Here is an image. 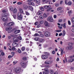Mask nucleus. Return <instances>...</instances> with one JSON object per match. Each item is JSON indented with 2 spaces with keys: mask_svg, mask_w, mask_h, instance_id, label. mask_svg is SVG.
Instances as JSON below:
<instances>
[{
  "mask_svg": "<svg viewBox=\"0 0 74 74\" xmlns=\"http://www.w3.org/2000/svg\"><path fill=\"white\" fill-rule=\"evenodd\" d=\"M17 62H17V61H14L13 62L14 64H16V63H17Z\"/></svg>",
  "mask_w": 74,
  "mask_h": 74,
  "instance_id": "obj_58",
  "label": "nucleus"
},
{
  "mask_svg": "<svg viewBox=\"0 0 74 74\" xmlns=\"http://www.w3.org/2000/svg\"><path fill=\"white\" fill-rule=\"evenodd\" d=\"M13 56L14 55H13V56L9 55L8 56V58H12L13 57Z\"/></svg>",
  "mask_w": 74,
  "mask_h": 74,
  "instance_id": "obj_43",
  "label": "nucleus"
},
{
  "mask_svg": "<svg viewBox=\"0 0 74 74\" xmlns=\"http://www.w3.org/2000/svg\"><path fill=\"white\" fill-rule=\"evenodd\" d=\"M13 17L14 19H15L16 18V15H14L13 16Z\"/></svg>",
  "mask_w": 74,
  "mask_h": 74,
  "instance_id": "obj_54",
  "label": "nucleus"
},
{
  "mask_svg": "<svg viewBox=\"0 0 74 74\" xmlns=\"http://www.w3.org/2000/svg\"><path fill=\"white\" fill-rule=\"evenodd\" d=\"M66 49H68V50H70V49H73V47L71 46H68L67 47Z\"/></svg>",
  "mask_w": 74,
  "mask_h": 74,
  "instance_id": "obj_13",
  "label": "nucleus"
},
{
  "mask_svg": "<svg viewBox=\"0 0 74 74\" xmlns=\"http://www.w3.org/2000/svg\"><path fill=\"white\" fill-rule=\"evenodd\" d=\"M52 54L54 55L55 53V51H53L52 52Z\"/></svg>",
  "mask_w": 74,
  "mask_h": 74,
  "instance_id": "obj_50",
  "label": "nucleus"
},
{
  "mask_svg": "<svg viewBox=\"0 0 74 74\" xmlns=\"http://www.w3.org/2000/svg\"><path fill=\"white\" fill-rule=\"evenodd\" d=\"M17 4L18 5H20L21 4H22V2H18V3H17Z\"/></svg>",
  "mask_w": 74,
  "mask_h": 74,
  "instance_id": "obj_53",
  "label": "nucleus"
},
{
  "mask_svg": "<svg viewBox=\"0 0 74 74\" xmlns=\"http://www.w3.org/2000/svg\"><path fill=\"white\" fill-rule=\"evenodd\" d=\"M52 8H49V9L47 10H46L47 12H49V11H50V10H52Z\"/></svg>",
  "mask_w": 74,
  "mask_h": 74,
  "instance_id": "obj_32",
  "label": "nucleus"
},
{
  "mask_svg": "<svg viewBox=\"0 0 74 74\" xmlns=\"http://www.w3.org/2000/svg\"><path fill=\"white\" fill-rule=\"evenodd\" d=\"M65 3L66 5H67L68 3H67V0H65Z\"/></svg>",
  "mask_w": 74,
  "mask_h": 74,
  "instance_id": "obj_47",
  "label": "nucleus"
},
{
  "mask_svg": "<svg viewBox=\"0 0 74 74\" xmlns=\"http://www.w3.org/2000/svg\"><path fill=\"white\" fill-rule=\"evenodd\" d=\"M20 64L21 65V66H22L24 68V67H26V64L25 62H22L20 63Z\"/></svg>",
  "mask_w": 74,
  "mask_h": 74,
  "instance_id": "obj_8",
  "label": "nucleus"
},
{
  "mask_svg": "<svg viewBox=\"0 0 74 74\" xmlns=\"http://www.w3.org/2000/svg\"><path fill=\"white\" fill-rule=\"evenodd\" d=\"M29 8L31 10V11H33V8L31 6H29Z\"/></svg>",
  "mask_w": 74,
  "mask_h": 74,
  "instance_id": "obj_27",
  "label": "nucleus"
},
{
  "mask_svg": "<svg viewBox=\"0 0 74 74\" xmlns=\"http://www.w3.org/2000/svg\"><path fill=\"white\" fill-rule=\"evenodd\" d=\"M44 34L45 36H46V37H49L50 36V33L49 32H46L44 33Z\"/></svg>",
  "mask_w": 74,
  "mask_h": 74,
  "instance_id": "obj_6",
  "label": "nucleus"
},
{
  "mask_svg": "<svg viewBox=\"0 0 74 74\" xmlns=\"http://www.w3.org/2000/svg\"><path fill=\"white\" fill-rule=\"evenodd\" d=\"M1 55H2V56H4V55L5 54L4 53V52H1Z\"/></svg>",
  "mask_w": 74,
  "mask_h": 74,
  "instance_id": "obj_64",
  "label": "nucleus"
},
{
  "mask_svg": "<svg viewBox=\"0 0 74 74\" xmlns=\"http://www.w3.org/2000/svg\"><path fill=\"white\" fill-rule=\"evenodd\" d=\"M58 27L60 30L62 29V27L61 26H58Z\"/></svg>",
  "mask_w": 74,
  "mask_h": 74,
  "instance_id": "obj_62",
  "label": "nucleus"
},
{
  "mask_svg": "<svg viewBox=\"0 0 74 74\" xmlns=\"http://www.w3.org/2000/svg\"><path fill=\"white\" fill-rule=\"evenodd\" d=\"M71 13H72V12H71V11H69L68 12V13L69 14H71Z\"/></svg>",
  "mask_w": 74,
  "mask_h": 74,
  "instance_id": "obj_63",
  "label": "nucleus"
},
{
  "mask_svg": "<svg viewBox=\"0 0 74 74\" xmlns=\"http://www.w3.org/2000/svg\"><path fill=\"white\" fill-rule=\"evenodd\" d=\"M59 22H63V20L62 19H60L58 20Z\"/></svg>",
  "mask_w": 74,
  "mask_h": 74,
  "instance_id": "obj_46",
  "label": "nucleus"
},
{
  "mask_svg": "<svg viewBox=\"0 0 74 74\" xmlns=\"http://www.w3.org/2000/svg\"><path fill=\"white\" fill-rule=\"evenodd\" d=\"M26 59H27V58L26 57H24L23 58V60H26Z\"/></svg>",
  "mask_w": 74,
  "mask_h": 74,
  "instance_id": "obj_57",
  "label": "nucleus"
},
{
  "mask_svg": "<svg viewBox=\"0 0 74 74\" xmlns=\"http://www.w3.org/2000/svg\"><path fill=\"white\" fill-rule=\"evenodd\" d=\"M44 54H45L46 55H47V56H48L50 55L49 53L47 52H44Z\"/></svg>",
  "mask_w": 74,
  "mask_h": 74,
  "instance_id": "obj_20",
  "label": "nucleus"
},
{
  "mask_svg": "<svg viewBox=\"0 0 74 74\" xmlns=\"http://www.w3.org/2000/svg\"><path fill=\"white\" fill-rule=\"evenodd\" d=\"M42 14V12L41 11H38V14L39 15H41Z\"/></svg>",
  "mask_w": 74,
  "mask_h": 74,
  "instance_id": "obj_22",
  "label": "nucleus"
},
{
  "mask_svg": "<svg viewBox=\"0 0 74 74\" xmlns=\"http://www.w3.org/2000/svg\"><path fill=\"white\" fill-rule=\"evenodd\" d=\"M12 27H7L6 28V31H8V30H11V29H12Z\"/></svg>",
  "mask_w": 74,
  "mask_h": 74,
  "instance_id": "obj_16",
  "label": "nucleus"
},
{
  "mask_svg": "<svg viewBox=\"0 0 74 74\" xmlns=\"http://www.w3.org/2000/svg\"><path fill=\"white\" fill-rule=\"evenodd\" d=\"M42 1L43 3H44V2H47V0H42Z\"/></svg>",
  "mask_w": 74,
  "mask_h": 74,
  "instance_id": "obj_61",
  "label": "nucleus"
},
{
  "mask_svg": "<svg viewBox=\"0 0 74 74\" xmlns=\"http://www.w3.org/2000/svg\"><path fill=\"white\" fill-rule=\"evenodd\" d=\"M39 18L41 19H42L44 18V17L42 16H39Z\"/></svg>",
  "mask_w": 74,
  "mask_h": 74,
  "instance_id": "obj_44",
  "label": "nucleus"
},
{
  "mask_svg": "<svg viewBox=\"0 0 74 74\" xmlns=\"http://www.w3.org/2000/svg\"><path fill=\"white\" fill-rule=\"evenodd\" d=\"M14 25V23L12 22H10L8 24V26H12Z\"/></svg>",
  "mask_w": 74,
  "mask_h": 74,
  "instance_id": "obj_11",
  "label": "nucleus"
},
{
  "mask_svg": "<svg viewBox=\"0 0 74 74\" xmlns=\"http://www.w3.org/2000/svg\"><path fill=\"white\" fill-rule=\"evenodd\" d=\"M34 40L36 41H38V40H40V38H39L36 37L34 38Z\"/></svg>",
  "mask_w": 74,
  "mask_h": 74,
  "instance_id": "obj_28",
  "label": "nucleus"
},
{
  "mask_svg": "<svg viewBox=\"0 0 74 74\" xmlns=\"http://www.w3.org/2000/svg\"><path fill=\"white\" fill-rule=\"evenodd\" d=\"M62 9V7H59L57 9V11H60V10H61Z\"/></svg>",
  "mask_w": 74,
  "mask_h": 74,
  "instance_id": "obj_25",
  "label": "nucleus"
},
{
  "mask_svg": "<svg viewBox=\"0 0 74 74\" xmlns=\"http://www.w3.org/2000/svg\"><path fill=\"white\" fill-rule=\"evenodd\" d=\"M12 51H15V48L14 47H12Z\"/></svg>",
  "mask_w": 74,
  "mask_h": 74,
  "instance_id": "obj_52",
  "label": "nucleus"
},
{
  "mask_svg": "<svg viewBox=\"0 0 74 74\" xmlns=\"http://www.w3.org/2000/svg\"><path fill=\"white\" fill-rule=\"evenodd\" d=\"M23 8L25 9H27V8H28V7L27 6V5H23Z\"/></svg>",
  "mask_w": 74,
  "mask_h": 74,
  "instance_id": "obj_21",
  "label": "nucleus"
},
{
  "mask_svg": "<svg viewBox=\"0 0 74 74\" xmlns=\"http://www.w3.org/2000/svg\"><path fill=\"white\" fill-rule=\"evenodd\" d=\"M36 2L38 4H39L40 3V0H36Z\"/></svg>",
  "mask_w": 74,
  "mask_h": 74,
  "instance_id": "obj_36",
  "label": "nucleus"
},
{
  "mask_svg": "<svg viewBox=\"0 0 74 74\" xmlns=\"http://www.w3.org/2000/svg\"><path fill=\"white\" fill-rule=\"evenodd\" d=\"M39 42H44V39H39Z\"/></svg>",
  "mask_w": 74,
  "mask_h": 74,
  "instance_id": "obj_26",
  "label": "nucleus"
},
{
  "mask_svg": "<svg viewBox=\"0 0 74 74\" xmlns=\"http://www.w3.org/2000/svg\"><path fill=\"white\" fill-rule=\"evenodd\" d=\"M10 10H11V11H13V10H14L13 7H12V6H10Z\"/></svg>",
  "mask_w": 74,
  "mask_h": 74,
  "instance_id": "obj_30",
  "label": "nucleus"
},
{
  "mask_svg": "<svg viewBox=\"0 0 74 74\" xmlns=\"http://www.w3.org/2000/svg\"><path fill=\"white\" fill-rule=\"evenodd\" d=\"M12 45L13 47H16L18 45V44H17L16 43H13Z\"/></svg>",
  "mask_w": 74,
  "mask_h": 74,
  "instance_id": "obj_18",
  "label": "nucleus"
},
{
  "mask_svg": "<svg viewBox=\"0 0 74 74\" xmlns=\"http://www.w3.org/2000/svg\"><path fill=\"white\" fill-rule=\"evenodd\" d=\"M14 70L16 73H19L21 71V68L20 67H17L16 68H14Z\"/></svg>",
  "mask_w": 74,
  "mask_h": 74,
  "instance_id": "obj_4",
  "label": "nucleus"
},
{
  "mask_svg": "<svg viewBox=\"0 0 74 74\" xmlns=\"http://www.w3.org/2000/svg\"><path fill=\"white\" fill-rule=\"evenodd\" d=\"M65 53V51H64L63 52V49H61V53L60 54V55L61 56H62L63 55V53Z\"/></svg>",
  "mask_w": 74,
  "mask_h": 74,
  "instance_id": "obj_15",
  "label": "nucleus"
},
{
  "mask_svg": "<svg viewBox=\"0 0 74 74\" xmlns=\"http://www.w3.org/2000/svg\"><path fill=\"white\" fill-rule=\"evenodd\" d=\"M68 4L69 5H71L72 4V2L71 1H69L68 2Z\"/></svg>",
  "mask_w": 74,
  "mask_h": 74,
  "instance_id": "obj_19",
  "label": "nucleus"
},
{
  "mask_svg": "<svg viewBox=\"0 0 74 74\" xmlns=\"http://www.w3.org/2000/svg\"><path fill=\"white\" fill-rule=\"evenodd\" d=\"M40 10L41 11H43L44 10V8L42 7L41 8H40Z\"/></svg>",
  "mask_w": 74,
  "mask_h": 74,
  "instance_id": "obj_51",
  "label": "nucleus"
},
{
  "mask_svg": "<svg viewBox=\"0 0 74 74\" xmlns=\"http://www.w3.org/2000/svg\"><path fill=\"white\" fill-rule=\"evenodd\" d=\"M18 17L17 18L19 20H22L23 19V18L22 17V16L21 15V14L20 12H18L17 14Z\"/></svg>",
  "mask_w": 74,
  "mask_h": 74,
  "instance_id": "obj_2",
  "label": "nucleus"
},
{
  "mask_svg": "<svg viewBox=\"0 0 74 74\" xmlns=\"http://www.w3.org/2000/svg\"><path fill=\"white\" fill-rule=\"evenodd\" d=\"M73 45V43L71 42H70L69 43V46H72Z\"/></svg>",
  "mask_w": 74,
  "mask_h": 74,
  "instance_id": "obj_23",
  "label": "nucleus"
},
{
  "mask_svg": "<svg viewBox=\"0 0 74 74\" xmlns=\"http://www.w3.org/2000/svg\"><path fill=\"white\" fill-rule=\"evenodd\" d=\"M38 23V22H36L35 23L34 25H37Z\"/></svg>",
  "mask_w": 74,
  "mask_h": 74,
  "instance_id": "obj_59",
  "label": "nucleus"
},
{
  "mask_svg": "<svg viewBox=\"0 0 74 74\" xmlns=\"http://www.w3.org/2000/svg\"><path fill=\"white\" fill-rule=\"evenodd\" d=\"M20 32V30H16L14 32V33L15 34H17L19 33Z\"/></svg>",
  "mask_w": 74,
  "mask_h": 74,
  "instance_id": "obj_17",
  "label": "nucleus"
},
{
  "mask_svg": "<svg viewBox=\"0 0 74 74\" xmlns=\"http://www.w3.org/2000/svg\"><path fill=\"white\" fill-rule=\"evenodd\" d=\"M2 11H3V12H4V13H5V12H7V11L5 10H3Z\"/></svg>",
  "mask_w": 74,
  "mask_h": 74,
  "instance_id": "obj_60",
  "label": "nucleus"
},
{
  "mask_svg": "<svg viewBox=\"0 0 74 74\" xmlns=\"http://www.w3.org/2000/svg\"><path fill=\"white\" fill-rule=\"evenodd\" d=\"M31 5H35V3L33 2H31Z\"/></svg>",
  "mask_w": 74,
  "mask_h": 74,
  "instance_id": "obj_56",
  "label": "nucleus"
},
{
  "mask_svg": "<svg viewBox=\"0 0 74 74\" xmlns=\"http://www.w3.org/2000/svg\"><path fill=\"white\" fill-rule=\"evenodd\" d=\"M19 10L21 14H23V9H22V8H21L19 9Z\"/></svg>",
  "mask_w": 74,
  "mask_h": 74,
  "instance_id": "obj_34",
  "label": "nucleus"
},
{
  "mask_svg": "<svg viewBox=\"0 0 74 74\" xmlns=\"http://www.w3.org/2000/svg\"><path fill=\"white\" fill-rule=\"evenodd\" d=\"M44 23V21H40V24H42V23Z\"/></svg>",
  "mask_w": 74,
  "mask_h": 74,
  "instance_id": "obj_48",
  "label": "nucleus"
},
{
  "mask_svg": "<svg viewBox=\"0 0 74 74\" xmlns=\"http://www.w3.org/2000/svg\"><path fill=\"white\" fill-rule=\"evenodd\" d=\"M25 47H23L21 49V50L22 51H25Z\"/></svg>",
  "mask_w": 74,
  "mask_h": 74,
  "instance_id": "obj_29",
  "label": "nucleus"
},
{
  "mask_svg": "<svg viewBox=\"0 0 74 74\" xmlns=\"http://www.w3.org/2000/svg\"><path fill=\"white\" fill-rule=\"evenodd\" d=\"M63 26L64 28H66V23H64Z\"/></svg>",
  "mask_w": 74,
  "mask_h": 74,
  "instance_id": "obj_49",
  "label": "nucleus"
},
{
  "mask_svg": "<svg viewBox=\"0 0 74 74\" xmlns=\"http://www.w3.org/2000/svg\"><path fill=\"white\" fill-rule=\"evenodd\" d=\"M17 52L18 53H21L22 52V51H21V50L19 49H18L17 50Z\"/></svg>",
  "mask_w": 74,
  "mask_h": 74,
  "instance_id": "obj_24",
  "label": "nucleus"
},
{
  "mask_svg": "<svg viewBox=\"0 0 74 74\" xmlns=\"http://www.w3.org/2000/svg\"><path fill=\"white\" fill-rule=\"evenodd\" d=\"M13 14H16L17 12V9L16 8H14L13 9Z\"/></svg>",
  "mask_w": 74,
  "mask_h": 74,
  "instance_id": "obj_12",
  "label": "nucleus"
},
{
  "mask_svg": "<svg viewBox=\"0 0 74 74\" xmlns=\"http://www.w3.org/2000/svg\"><path fill=\"white\" fill-rule=\"evenodd\" d=\"M43 16L45 18H46V17H47V14H46L44 13L43 14Z\"/></svg>",
  "mask_w": 74,
  "mask_h": 74,
  "instance_id": "obj_42",
  "label": "nucleus"
},
{
  "mask_svg": "<svg viewBox=\"0 0 74 74\" xmlns=\"http://www.w3.org/2000/svg\"><path fill=\"white\" fill-rule=\"evenodd\" d=\"M71 21L73 23H74V18H73L71 19Z\"/></svg>",
  "mask_w": 74,
  "mask_h": 74,
  "instance_id": "obj_33",
  "label": "nucleus"
},
{
  "mask_svg": "<svg viewBox=\"0 0 74 74\" xmlns=\"http://www.w3.org/2000/svg\"><path fill=\"white\" fill-rule=\"evenodd\" d=\"M64 63H65L66 62H67V59L65 58V60H63Z\"/></svg>",
  "mask_w": 74,
  "mask_h": 74,
  "instance_id": "obj_40",
  "label": "nucleus"
},
{
  "mask_svg": "<svg viewBox=\"0 0 74 74\" xmlns=\"http://www.w3.org/2000/svg\"><path fill=\"white\" fill-rule=\"evenodd\" d=\"M41 58L42 59H46L48 58V56L44 54H43Z\"/></svg>",
  "mask_w": 74,
  "mask_h": 74,
  "instance_id": "obj_7",
  "label": "nucleus"
},
{
  "mask_svg": "<svg viewBox=\"0 0 74 74\" xmlns=\"http://www.w3.org/2000/svg\"><path fill=\"white\" fill-rule=\"evenodd\" d=\"M65 34H66V33L65 32V31L63 30V36H65Z\"/></svg>",
  "mask_w": 74,
  "mask_h": 74,
  "instance_id": "obj_31",
  "label": "nucleus"
},
{
  "mask_svg": "<svg viewBox=\"0 0 74 74\" xmlns=\"http://www.w3.org/2000/svg\"><path fill=\"white\" fill-rule=\"evenodd\" d=\"M59 5V4L58 3H56L55 4V6L56 7H58Z\"/></svg>",
  "mask_w": 74,
  "mask_h": 74,
  "instance_id": "obj_35",
  "label": "nucleus"
},
{
  "mask_svg": "<svg viewBox=\"0 0 74 74\" xmlns=\"http://www.w3.org/2000/svg\"><path fill=\"white\" fill-rule=\"evenodd\" d=\"M34 36L35 37H37V36H39V34L37 33L35 34L34 35Z\"/></svg>",
  "mask_w": 74,
  "mask_h": 74,
  "instance_id": "obj_37",
  "label": "nucleus"
},
{
  "mask_svg": "<svg viewBox=\"0 0 74 74\" xmlns=\"http://www.w3.org/2000/svg\"><path fill=\"white\" fill-rule=\"evenodd\" d=\"M25 14L27 15H30V13L28 12H25Z\"/></svg>",
  "mask_w": 74,
  "mask_h": 74,
  "instance_id": "obj_38",
  "label": "nucleus"
},
{
  "mask_svg": "<svg viewBox=\"0 0 74 74\" xmlns=\"http://www.w3.org/2000/svg\"><path fill=\"white\" fill-rule=\"evenodd\" d=\"M44 71L43 72V74H49V71H48V69H44Z\"/></svg>",
  "mask_w": 74,
  "mask_h": 74,
  "instance_id": "obj_5",
  "label": "nucleus"
},
{
  "mask_svg": "<svg viewBox=\"0 0 74 74\" xmlns=\"http://www.w3.org/2000/svg\"><path fill=\"white\" fill-rule=\"evenodd\" d=\"M44 25H45V26H46V27H48V26H49L48 23L47 21H44Z\"/></svg>",
  "mask_w": 74,
  "mask_h": 74,
  "instance_id": "obj_10",
  "label": "nucleus"
},
{
  "mask_svg": "<svg viewBox=\"0 0 74 74\" xmlns=\"http://www.w3.org/2000/svg\"><path fill=\"white\" fill-rule=\"evenodd\" d=\"M44 7L45 8H51V5H46L44 6Z\"/></svg>",
  "mask_w": 74,
  "mask_h": 74,
  "instance_id": "obj_14",
  "label": "nucleus"
},
{
  "mask_svg": "<svg viewBox=\"0 0 74 74\" xmlns=\"http://www.w3.org/2000/svg\"><path fill=\"white\" fill-rule=\"evenodd\" d=\"M68 23L69 25H71V22H70V21H68Z\"/></svg>",
  "mask_w": 74,
  "mask_h": 74,
  "instance_id": "obj_55",
  "label": "nucleus"
},
{
  "mask_svg": "<svg viewBox=\"0 0 74 74\" xmlns=\"http://www.w3.org/2000/svg\"><path fill=\"white\" fill-rule=\"evenodd\" d=\"M7 16H8V14H5L2 16L1 19L3 21H6L7 20L8 18Z\"/></svg>",
  "mask_w": 74,
  "mask_h": 74,
  "instance_id": "obj_1",
  "label": "nucleus"
},
{
  "mask_svg": "<svg viewBox=\"0 0 74 74\" xmlns=\"http://www.w3.org/2000/svg\"><path fill=\"white\" fill-rule=\"evenodd\" d=\"M50 74H52L53 73V71L51 70L50 71Z\"/></svg>",
  "mask_w": 74,
  "mask_h": 74,
  "instance_id": "obj_41",
  "label": "nucleus"
},
{
  "mask_svg": "<svg viewBox=\"0 0 74 74\" xmlns=\"http://www.w3.org/2000/svg\"><path fill=\"white\" fill-rule=\"evenodd\" d=\"M52 62L51 61H46L45 62V63L47 64H51Z\"/></svg>",
  "mask_w": 74,
  "mask_h": 74,
  "instance_id": "obj_9",
  "label": "nucleus"
},
{
  "mask_svg": "<svg viewBox=\"0 0 74 74\" xmlns=\"http://www.w3.org/2000/svg\"><path fill=\"white\" fill-rule=\"evenodd\" d=\"M18 40H22V37L21 36H19L18 38Z\"/></svg>",
  "mask_w": 74,
  "mask_h": 74,
  "instance_id": "obj_39",
  "label": "nucleus"
},
{
  "mask_svg": "<svg viewBox=\"0 0 74 74\" xmlns=\"http://www.w3.org/2000/svg\"><path fill=\"white\" fill-rule=\"evenodd\" d=\"M68 62H72V59L68 60Z\"/></svg>",
  "mask_w": 74,
  "mask_h": 74,
  "instance_id": "obj_45",
  "label": "nucleus"
},
{
  "mask_svg": "<svg viewBox=\"0 0 74 74\" xmlns=\"http://www.w3.org/2000/svg\"><path fill=\"white\" fill-rule=\"evenodd\" d=\"M47 21H49V22H52L53 21V18L51 16H49V17L47 19Z\"/></svg>",
  "mask_w": 74,
  "mask_h": 74,
  "instance_id": "obj_3",
  "label": "nucleus"
}]
</instances>
